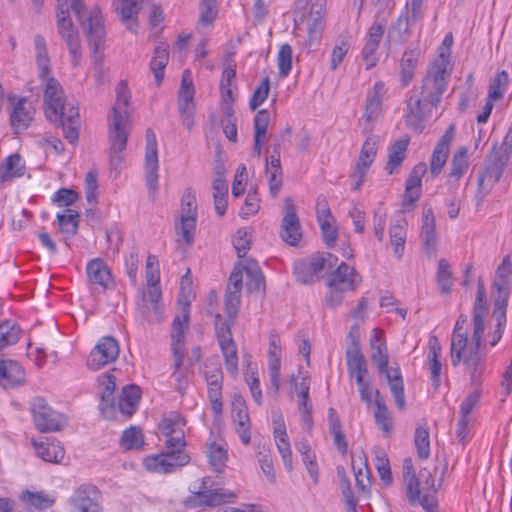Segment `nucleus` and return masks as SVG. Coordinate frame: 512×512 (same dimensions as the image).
I'll return each mask as SVG.
<instances>
[{
  "mask_svg": "<svg viewBox=\"0 0 512 512\" xmlns=\"http://www.w3.org/2000/svg\"><path fill=\"white\" fill-rule=\"evenodd\" d=\"M506 155L500 156L491 151L488 155L485 167L478 177L476 198L478 202L490 193L493 186L500 180L503 171L508 164Z\"/></svg>",
  "mask_w": 512,
  "mask_h": 512,
  "instance_id": "10",
  "label": "nucleus"
},
{
  "mask_svg": "<svg viewBox=\"0 0 512 512\" xmlns=\"http://www.w3.org/2000/svg\"><path fill=\"white\" fill-rule=\"evenodd\" d=\"M196 223L197 203L195 193L191 188H186L181 198L180 224L176 226V232L187 245L194 242Z\"/></svg>",
  "mask_w": 512,
  "mask_h": 512,
  "instance_id": "11",
  "label": "nucleus"
},
{
  "mask_svg": "<svg viewBox=\"0 0 512 512\" xmlns=\"http://www.w3.org/2000/svg\"><path fill=\"white\" fill-rule=\"evenodd\" d=\"M370 347L371 360L376 364L379 374L385 376L396 407L399 410H404L406 400L402 373L398 365L395 367L388 365L389 357L383 335L376 333L372 336L370 339Z\"/></svg>",
  "mask_w": 512,
  "mask_h": 512,
  "instance_id": "5",
  "label": "nucleus"
},
{
  "mask_svg": "<svg viewBox=\"0 0 512 512\" xmlns=\"http://www.w3.org/2000/svg\"><path fill=\"white\" fill-rule=\"evenodd\" d=\"M323 263L324 260L315 255L295 261L293 264V274L298 282L312 284L320 279L323 272Z\"/></svg>",
  "mask_w": 512,
  "mask_h": 512,
  "instance_id": "24",
  "label": "nucleus"
},
{
  "mask_svg": "<svg viewBox=\"0 0 512 512\" xmlns=\"http://www.w3.org/2000/svg\"><path fill=\"white\" fill-rule=\"evenodd\" d=\"M190 324V302L185 301L181 307V313L173 319L170 332V349L173 358H176V365H179L180 358L185 357V331Z\"/></svg>",
  "mask_w": 512,
  "mask_h": 512,
  "instance_id": "13",
  "label": "nucleus"
},
{
  "mask_svg": "<svg viewBox=\"0 0 512 512\" xmlns=\"http://www.w3.org/2000/svg\"><path fill=\"white\" fill-rule=\"evenodd\" d=\"M101 493L92 484H82L69 499L70 512H103Z\"/></svg>",
  "mask_w": 512,
  "mask_h": 512,
  "instance_id": "14",
  "label": "nucleus"
},
{
  "mask_svg": "<svg viewBox=\"0 0 512 512\" xmlns=\"http://www.w3.org/2000/svg\"><path fill=\"white\" fill-rule=\"evenodd\" d=\"M32 444L37 455L46 462L59 463L64 458L65 451L59 443L32 440Z\"/></svg>",
  "mask_w": 512,
  "mask_h": 512,
  "instance_id": "44",
  "label": "nucleus"
},
{
  "mask_svg": "<svg viewBox=\"0 0 512 512\" xmlns=\"http://www.w3.org/2000/svg\"><path fill=\"white\" fill-rule=\"evenodd\" d=\"M86 274L91 288L98 286L105 291L114 286L112 274L101 258L92 259L87 263Z\"/></svg>",
  "mask_w": 512,
  "mask_h": 512,
  "instance_id": "26",
  "label": "nucleus"
},
{
  "mask_svg": "<svg viewBox=\"0 0 512 512\" xmlns=\"http://www.w3.org/2000/svg\"><path fill=\"white\" fill-rule=\"evenodd\" d=\"M30 411L39 432H57L62 429V415L54 411L44 398L34 397L30 402Z\"/></svg>",
  "mask_w": 512,
  "mask_h": 512,
  "instance_id": "12",
  "label": "nucleus"
},
{
  "mask_svg": "<svg viewBox=\"0 0 512 512\" xmlns=\"http://www.w3.org/2000/svg\"><path fill=\"white\" fill-rule=\"evenodd\" d=\"M385 93V84L382 81L376 82L372 90L368 92L365 111L363 114V118L366 122H371L380 115L382 110V101Z\"/></svg>",
  "mask_w": 512,
  "mask_h": 512,
  "instance_id": "32",
  "label": "nucleus"
},
{
  "mask_svg": "<svg viewBox=\"0 0 512 512\" xmlns=\"http://www.w3.org/2000/svg\"><path fill=\"white\" fill-rule=\"evenodd\" d=\"M120 14L122 21L126 24L127 29L136 32L137 23L133 21V17L139 12L138 0H120Z\"/></svg>",
  "mask_w": 512,
  "mask_h": 512,
  "instance_id": "56",
  "label": "nucleus"
},
{
  "mask_svg": "<svg viewBox=\"0 0 512 512\" xmlns=\"http://www.w3.org/2000/svg\"><path fill=\"white\" fill-rule=\"evenodd\" d=\"M87 24V38L93 53L92 60L95 68L99 72V76H101L103 68L105 27L101 11L98 7H94L89 12Z\"/></svg>",
  "mask_w": 512,
  "mask_h": 512,
  "instance_id": "9",
  "label": "nucleus"
},
{
  "mask_svg": "<svg viewBox=\"0 0 512 512\" xmlns=\"http://www.w3.org/2000/svg\"><path fill=\"white\" fill-rule=\"evenodd\" d=\"M194 94L195 89L191 73L189 70H184L182 74L180 89L178 92V105L182 124L188 130H191L194 126Z\"/></svg>",
  "mask_w": 512,
  "mask_h": 512,
  "instance_id": "18",
  "label": "nucleus"
},
{
  "mask_svg": "<svg viewBox=\"0 0 512 512\" xmlns=\"http://www.w3.org/2000/svg\"><path fill=\"white\" fill-rule=\"evenodd\" d=\"M68 214H57L59 229L64 234L76 235L78 232L80 215L77 211L67 209Z\"/></svg>",
  "mask_w": 512,
  "mask_h": 512,
  "instance_id": "57",
  "label": "nucleus"
},
{
  "mask_svg": "<svg viewBox=\"0 0 512 512\" xmlns=\"http://www.w3.org/2000/svg\"><path fill=\"white\" fill-rule=\"evenodd\" d=\"M278 74L281 78L289 75L292 69V47L285 43L283 44L277 55Z\"/></svg>",
  "mask_w": 512,
  "mask_h": 512,
  "instance_id": "64",
  "label": "nucleus"
},
{
  "mask_svg": "<svg viewBox=\"0 0 512 512\" xmlns=\"http://www.w3.org/2000/svg\"><path fill=\"white\" fill-rule=\"evenodd\" d=\"M454 136L455 128L454 125L451 124L437 142L430 160V172L433 177H437L445 165L450 151V144Z\"/></svg>",
  "mask_w": 512,
  "mask_h": 512,
  "instance_id": "27",
  "label": "nucleus"
},
{
  "mask_svg": "<svg viewBox=\"0 0 512 512\" xmlns=\"http://www.w3.org/2000/svg\"><path fill=\"white\" fill-rule=\"evenodd\" d=\"M347 371L350 377L367 375V361L362 353L345 354Z\"/></svg>",
  "mask_w": 512,
  "mask_h": 512,
  "instance_id": "62",
  "label": "nucleus"
},
{
  "mask_svg": "<svg viewBox=\"0 0 512 512\" xmlns=\"http://www.w3.org/2000/svg\"><path fill=\"white\" fill-rule=\"evenodd\" d=\"M274 424V437L276 441L277 449L282 457L284 466L288 471L293 468L292 465V451L290 447L289 438L286 432L285 423L283 417L279 415L273 420Z\"/></svg>",
  "mask_w": 512,
  "mask_h": 512,
  "instance_id": "31",
  "label": "nucleus"
},
{
  "mask_svg": "<svg viewBox=\"0 0 512 512\" xmlns=\"http://www.w3.org/2000/svg\"><path fill=\"white\" fill-rule=\"evenodd\" d=\"M130 94L125 81H120L116 88V102L112 108V120L109 125V142L112 149L125 150L128 140L126 124L128 122V104Z\"/></svg>",
  "mask_w": 512,
  "mask_h": 512,
  "instance_id": "7",
  "label": "nucleus"
},
{
  "mask_svg": "<svg viewBox=\"0 0 512 512\" xmlns=\"http://www.w3.org/2000/svg\"><path fill=\"white\" fill-rule=\"evenodd\" d=\"M447 58L441 54L440 60L433 65L422 80L419 88H414L406 103L404 120L406 126L420 134L432 116V110L438 106L446 90L448 79Z\"/></svg>",
  "mask_w": 512,
  "mask_h": 512,
  "instance_id": "1",
  "label": "nucleus"
},
{
  "mask_svg": "<svg viewBox=\"0 0 512 512\" xmlns=\"http://www.w3.org/2000/svg\"><path fill=\"white\" fill-rule=\"evenodd\" d=\"M8 101L13 104L10 113V124L16 134L26 130L33 120V108L25 97L17 98L13 94L8 95Z\"/></svg>",
  "mask_w": 512,
  "mask_h": 512,
  "instance_id": "23",
  "label": "nucleus"
},
{
  "mask_svg": "<svg viewBox=\"0 0 512 512\" xmlns=\"http://www.w3.org/2000/svg\"><path fill=\"white\" fill-rule=\"evenodd\" d=\"M325 14V7L321 0L314 2L306 14L304 21L308 27L310 39H316L322 30V20Z\"/></svg>",
  "mask_w": 512,
  "mask_h": 512,
  "instance_id": "42",
  "label": "nucleus"
},
{
  "mask_svg": "<svg viewBox=\"0 0 512 512\" xmlns=\"http://www.w3.org/2000/svg\"><path fill=\"white\" fill-rule=\"evenodd\" d=\"M169 61V46L161 44L155 47L154 55L150 61V69L154 75L157 86L164 79V71Z\"/></svg>",
  "mask_w": 512,
  "mask_h": 512,
  "instance_id": "40",
  "label": "nucleus"
},
{
  "mask_svg": "<svg viewBox=\"0 0 512 512\" xmlns=\"http://www.w3.org/2000/svg\"><path fill=\"white\" fill-rule=\"evenodd\" d=\"M21 328L12 320H6L0 323V351L4 348L16 344L20 339Z\"/></svg>",
  "mask_w": 512,
  "mask_h": 512,
  "instance_id": "50",
  "label": "nucleus"
},
{
  "mask_svg": "<svg viewBox=\"0 0 512 512\" xmlns=\"http://www.w3.org/2000/svg\"><path fill=\"white\" fill-rule=\"evenodd\" d=\"M199 8L198 24L202 27L211 26L218 15L217 0H200Z\"/></svg>",
  "mask_w": 512,
  "mask_h": 512,
  "instance_id": "60",
  "label": "nucleus"
},
{
  "mask_svg": "<svg viewBox=\"0 0 512 512\" xmlns=\"http://www.w3.org/2000/svg\"><path fill=\"white\" fill-rule=\"evenodd\" d=\"M406 220L400 218L396 220L389 228L390 243L393 247L395 256L401 259L404 252L406 241Z\"/></svg>",
  "mask_w": 512,
  "mask_h": 512,
  "instance_id": "45",
  "label": "nucleus"
},
{
  "mask_svg": "<svg viewBox=\"0 0 512 512\" xmlns=\"http://www.w3.org/2000/svg\"><path fill=\"white\" fill-rule=\"evenodd\" d=\"M207 455L213 469L218 473L222 472L228 459L227 450L222 445L211 442L207 444Z\"/></svg>",
  "mask_w": 512,
  "mask_h": 512,
  "instance_id": "52",
  "label": "nucleus"
},
{
  "mask_svg": "<svg viewBox=\"0 0 512 512\" xmlns=\"http://www.w3.org/2000/svg\"><path fill=\"white\" fill-rule=\"evenodd\" d=\"M233 421L237 425L236 431L241 441L248 445L251 441L250 419L247 408L242 401L233 403Z\"/></svg>",
  "mask_w": 512,
  "mask_h": 512,
  "instance_id": "36",
  "label": "nucleus"
},
{
  "mask_svg": "<svg viewBox=\"0 0 512 512\" xmlns=\"http://www.w3.org/2000/svg\"><path fill=\"white\" fill-rule=\"evenodd\" d=\"M386 24V17L376 15L373 24L368 29L367 41L361 52L367 70L375 67L379 61L377 50L384 35Z\"/></svg>",
  "mask_w": 512,
  "mask_h": 512,
  "instance_id": "17",
  "label": "nucleus"
},
{
  "mask_svg": "<svg viewBox=\"0 0 512 512\" xmlns=\"http://www.w3.org/2000/svg\"><path fill=\"white\" fill-rule=\"evenodd\" d=\"M467 323V316L461 314L454 326L451 337V363L454 367L458 366L462 359V353L467 349L468 336L464 325Z\"/></svg>",
  "mask_w": 512,
  "mask_h": 512,
  "instance_id": "29",
  "label": "nucleus"
},
{
  "mask_svg": "<svg viewBox=\"0 0 512 512\" xmlns=\"http://www.w3.org/2000/svg\"><path fill=\"white\" fill-rule=\"evenodd\" d=\"M145 149V181L150 195L154 196L158 190V149L156 134L152 128L146 130Z\"/></svg>",
  "mask_w": 512,
  "mask_h": 512,
  "instance_id": "16",
  "label": "nucleus"
},
{
  "mask_svg": "<svg viewBox=\"0 0 512 512\" xmlns=\"http://www.w3.org/2000/svg\"><path fill=\"white\" fill-rule=\"evenodd\" d=\"M409 142V136H404L396 140L392 144L388 154V160L385 166V170L388 175H393L400 169L403 161L406 158V152L409 146Z\"/></svg>",
  "mask_w": 512,
  "mask_h": 512,
  "instance_id": "33",
  "label": "nucleus"
},
{
  "mask_svg": "<svg viewBox=\"0 0 512 512\" xmlns=\"http://www.w3.org/2000/svg\"><path fill=\"white\" fill-rule=\"evenodd\" d=\"M70 9L79 22L84 25L86 8L83 0H57V31L68 47L73 66H77L82 55L81 44L79 33L70 18Z\"/></svg>",
  "mask_w": 512,
  "mask_h": 512,
  "instance_id": "4",
  "label": "nucleus"
},
{
  "mask_svg": "<svg viewBox=\"0 0 512 512\" xmlns=\"http://www.w3.org/2000/svg\"><path fill=\"white\" fill-rule=\"evenodd\" d=\"M185 424V419L176 412L163 417L158 428L165 436L167 452L147 456L143 465L148 471L172 473L190 462V456L185 450Z\"/></svg>",
  "mask_w": 512,
  "mask_h": 512,
  "instance_id": "2",
  "label": "nucleus"
},
{
  "mask_svg": "<svg viewBox=\"0 0 512 512\" xmlns=\"http://www.w3.org/2000/svg\"><path fill=\"white\" fill-rule=\"evenodd\" d=\"M141 398V390L137 385H127L122 389V394L118 401L119 410L131 416L136 411L139 400Z\"/></svg>",
  "mask_w": 512,
  "mask_h": 512,
  "instance_id": "41",
  "label": "nucleus"
},
{
  "mask_svg": "<svg viewBox=\"0 0 512 512\" xmlns=\"http://www.w3.org/2000/svg\"><path fill=\"white\" fill-rule=\"evenodd\" d=\"M414 444L417 450V455L421 460H426L430 457V436L429 428L418 426L415 429Z\"/></svg>",
  "mask_w": 512,
  "mask_h": 512,
  "instance_id": "55",
  "label": "nucleus"
},
{
  "mask_svg": "<svg viewBox=\"0 0 512 512\" xmlns=\"http://www.w3.org/2000/svg\"><path fill=\"white\" fill-rule=\"evenodd\" d=\"M508 82V73L505 70L498 72L490 84L488 99L491 101L501 99L505 93Z\"/></svg>",
  "mask_w": 512,
  "mask_h": 512,
  "instance_id": "61",
  "label": "nucleus"
},
{
  "mask_svg": "<svg viewBox=\"0 0 512 512\" xmlns=\"http://www.w3.org/2000/svg\"><path fill=\"white\" fill-rule=\"evenodd\" d=\"M412 14L409 12L408 4L399 15L394 23L389 28L387 41L389 43L404 44L411 37V26L415 24Z\"/></svg>",
  "mask_w": 512,
  "mask_h": 512,
  "instance_id": "28",
  "label": "nucleus"
},
{
  "mask_svg": "<svg viewBox=\"0 0 512 512\" xmlns=\"http://www.w3.org/2000/svg\"><path fill=\"white\" fill-rule=\"evenodd\" d=\"M25 172V164L19 154H11L0 164V182L4 183L21 177Z\"/></svg>",
  "mask_w": 512,
  "mask_h": 512,
  "instance_id": "38",
  "label": "nucleus"
},
{
  "mask_svg": "<svg viewBox=\"0 0 512 512\" xmlns=\"http://www.w3.org/2000/svg\"><path fill=\"white\" fill-rule=\"evenodd\" d=\"M235 324V319H222L220 314L215 315L214 325L218 344L220 346L226 370L233 377L238 374V355L237 347L232 338L231 328Z\"/></svg>",
  "mask_w": 512,
  "mask_h": 512,
  "instance_id": "8",
  "label": "nucleus"
},
{
  "mask_svg": "<svg viewBox=\"0 0 512 512\" xmlns=\"http://www.w3.org/2000/svg\"><path fill=\"white\" fill-rule=\"evenodd\" d=\"M473 333L471 336V345L468 347L467 353H462L463 363L471 374V378L475 380L479 377L483 370L485 362V354L481 351L482 337L484 334L485 326L473 325Z\"/></svg>",
  "mask_w": 512,
  "mask_h": 512,
  "instance_id": "19",
  "label": "nucleus"
},
{
  "mask_svg": "<svg viewBox=\"0 0 512 512\" xmlns=\"http://www.w3.org/2000/svg\"><path fill=\"white\" fill-rule=\"evenodd\" d=\"M361 282V275L352 266L342 262L333 272H331L328 280V287H337L339 290L355 291Z\"/></svg>",
  "mask_w": 512,
  "mask_h": 512,
  "instance_id": "25",
  "label": "nucleus"
},
{
  "mask_svg": "<svg viewBox=\"0 0 512 512\" xmlns=\"http://www.w3.org/2000/svg\"><path fill=\"white\" fill-rule=\"evenodd\" d=\"M403 479L410 504L419 503L425 512H438V506L433 497L428 495L420 497L422 491L429 490L434 486V478L427 469L420 470L417 476L412 459L406 458L403 462Z\"/></svg>",
  "mask_w": 512,
  "mask_h": 512,
  "instance_id": "6",
  "label": "nucleus"
},
{
  "mask_svg": "<svg viewBox=\"0 0 512 512\" xmlns=\"http://www.w3.org/2000/svg\"><path fill=\"white\" fill-rule=\"evenodd\" d=\"M21 498L29 506V509L33 508L37 511L45 510L55 503L54 496L44 491H25L22 493Z\"/></svg>",
  "mask_w": 512,
  "mask_h": 512,
  "instance_id": "47",
  "label": "nucleus"
},
{
  "mask_svg": "<svg viewBox=\"0 0 512 512\" xmlns=\"http://www.w3.org/2000/svg\"><path fill=\"white\" fill-rule=\"evenodd\" d=\"M207 383V393L222 392L223 372L219 364L208 367L204 373Z\"/></svg>",
  "mask_w": 512,
  "mask_h": 512,
  "instance_id": "63",
  "label": "nucleus"
},
{
  "mask_svg": "<svg viewBox=\"0 0 512 512\" xmlns=\"http://www.w3.org/2000/svg\"><path fill=\"white\" fill-rule=\"evenodd\" d=\"M283 212L280 237L286 244L297 246L302 238V228L294 202L289 197L284 200Z\"/></svg>",
  "mask_w": 512,
  "mask_h": 512,
  "instance_id": "20",
  "label": "nucleus"
},
{
  "mask_svg": "<svg viewBox=\"0 0 512 512\" xmlns=\"http://www.w3.org/2000/svg\"><path fill=\"white\" fill-rule=\"evenodd\" d=\"M421 235L423 238L424 249L427 254L435 252L437 245V235L435 227V217L432 208L423 210Z\"/></svg>",
  "mask_w": 512,
  "mask_h": 512,
  "instance_id": "34",
  "label": "nucleus"
},
{
  "mask_svg": "<svg viewBox=\"0 0 512 512\" xmlns=\"http://www.w3.org/2000/svg\"><path fill=\"white\" fill-rule=\"evenodd\" d=\"M25 382L22 366L11 359H0V386L5 389L16 388Z\"/></svg>",
  "mask_w": 512,
  "mask_h": 512,
  "instance_id": "30",
  "label": "nucleus"
},
{
  "mask_svg": "<svg viewBox=\"0 0 512 512\" xmlns=\"http://www.w3.org/2000/svg\"><path fill=\"white\" fill-rule=\"evenodd\" d=\"M512 273V263L509 256H505L498 266L493 280V305L508 306V300L511 293L510 275Z\"/></svg>",
  "mask_w": 512,
  "mask_h": 512,
  "instance_id": "21",
  "label": "nucleus"
},
{
  "mask_svg": "<svg viewBox=\"0 0 512 512\" xmlns=\"http://www.w3.org/2000/svg\"><path fill=\"white\" fill-rule=\"evenodd\" d=\"M488 314L486 291L481 277L477 281V293L473 305V325L484 326V319Z\"/></svg>",
  "mask_w": 512,
  "mask_h": 512,
  "instance_id": "46",
  "label": "nucleus"
},
{
  "mask_svg": "<svg viewBox=\"0 0 512 512\" xmlns=\"http://www.w3.org/2000/svg\"><path fill=\"white\" fill-rule=\"evenodd\" d=\"M213 198L215 211L219 216H223L228 204V184L226 180L213 181Z\"/></svg>",
  "mask_w": 512,
  "mask_h": 512,
  "instance_id": "51",
  "label": "nucleus"
},
{
  "mask_svg": "<svg viewBox=\"0 0 512 512\" xmlns=\"http://www.w3.org/2000/svg\"><path fill=\"white\" fill-rule=\"evenodd\" d=\"M44 91L45 115L47 119L63 129L64 137L69 143L75 144L79 139L81 126L79 108L74 101H68L61 84L49 75Z\"/></svg>",
  "mask_w": 512,
  "mask_h": 512,
  "instance_id": "3",
  "label": "nucleus"
},
{
  "mask_svg": "<svg viewBox=\"0 0 512 512\" xmlns=\"http://www.w3.org/2000/svg\"><path fill=\"white\" fill-rule=\"evenodd\" d=\"M119 352V344L116 339L111 336H104L91 350L86 365L92 371L100 370L104 366L114 362Z\"/></svg>",
  "mask_w": 512,
  "mask_h": 512,
  "instance_id": "15",
  "label": "nucleus"
},
{
  "mask_svg": "<svg viewBox=\"0 0 512 512\" xmlns=\"http://www.w3.org/2000/svg\"><path fill=\"white\" fill-rule=\"evenodd\" d=\"M506 313L507 306L505 305H493L492 317L495 320V330L492 333V339L490 340L491 346H496L498 342L501 340L502 335L506 326Z\"/></svg>",
  "mask_w": 512,
  "mask_h": 512,
  "instance_id": "54",
  "label": "nucleus"
},
{
  "mask_svg": "<svg viewBox=\"0 0 512 512\" xmlns=\"http://www.w3.org/2000/svg\"><path fill=\"white\" fill-rule=\"evenodd\" d=\"M200 505L218 506L225 503H232L236 499V495L222 488L213 490H204L197 493Z\"/></svg>",
  "mask_w": 512,
  "mask_h": 512,
  "instance_id": "39",
  "label": "nucleus"
},
{
  "mask_svg": "<svg viewBox=\"0 0 512 512\" xmlns=\"http://www.w3.org/2000/svg\"><path fill=\"white\" fill-rule=\"evenodd\" d=\"M34 47L36 53V62L40 70L39 76L40 78L45 79L50 73V58L48 55L45 39L42 35L37 34L34 37Z\"/></svg>",
  "mask_w": 512,
  "mask_h": 512,
  "instance_id": "49",
  "label": "nucleus"
},
{
  "mask_svg": "<svg viewBox=\"0 0 512 512\" xmlns=\"http://www.w3.org/2000/svg\"><path fill=\"white\" fill-rule=\"evenodd\" d=\"M427 171V165L420 162L410 171L406 183L402 200V208L404 211H410L414 208L415 203L421 196V181Z\"/></svg>",
  "mask_w": 512,
  "mask_h": 512,
  "instance_id": "22",
  "label": "nucleus"
},
{
  "mask_svg": "<svg viewBox=\"0 0 512 512\" xmlns=\"http://www.w3.org/2000/svg\"><path fill=\"white\" fill-rule=\"evenodd\" d=\"M327 419L329 423V431L333 435V444L335 448L342 455L346 454L348 443L342 429L341 420L333 407L328 409Z\"/></svg>",
  "mask_w": 512,
  "mask_h": 512,
  "instance_id": "37",
  "label": "nucleus"
},
{
  "mask_svg": "<svg viewBox=\"0 0 512 512\" xmlns=\"http://www.w3.org/2000/svg\"><path fill=\"white\" fill-rule=\"evenodd\" d=\"M243 270L246 273V288L251 293H265V277L254 259H247Z\"/></svg>",
  "mask_w": 512,
  "mask_h": 512,
  "instance_id": "35",
  "label": "nucleus"
},
{
  "mask_svg": "<svg viewBox=\"0 0 512 512\" xmlns=\"http://www.w3.org/2000/svg\"><path fill=\"white\" fill-rule=\"evenodd\" d=\"M378 140L375 136H369L364 141L359 153L356 165L370 168L377 154Z\"/></svg>",
  "mask_w": 512,
  "mask_h": 512,
  "instance_id": "53",
  "label": "nucleus"
},
{
  "mask_svg": "<svg viewBox=\"0 0 512 512\" xmlns=\"http://www.w3.org/2000/svg\"><path fill=\"white\" fill-rule=\"evenodd\" d=\"M436 278L441 294H448L453 285V276L450 264L446 259L442 258L438 261Z\"/></svg>",
  "mask_w": 512,
  "mask_h": 512,
  "instance_id": "58",
  "label": "nucleus"
},
{
  "mask_svg": "<svg viewBox=\"0 0 512 512\" xmlns=\"http://www.w3.org/2000/svg\"><path fill=\"white\" fill-rule=\"evenodd\" d=\"M120 444L125 450L141 448L144 445V437L141 429L133 426L124 430Z\"/></svg>",
  "mask_w": 512,
  "mask_h": 512,
  "instance_id": "59",
  "label": "nucleus"
},
{
  "mask_svg": "<svg viewBox=\"0 0 512 512\" xmlns=\"http://www.w3.org/2000/svg\"><path fill=\"white\" fill-rule=\"evenodd\" d=\"M420 57L419 49L405 50L400 63V79L402 86H407L413 79Z\"/></svg>",
  "mask_w": 512,
  "mask_h": 512,
  "instance_id": "43",
  "label": "nucleus"
},
{
  "mask_svg": "<svg viewBox=\"0 0 512 512\" xmlns=\"http://www.w3.org/2000/svg\"><path fill=\"white\" fill-rule=\"evenodd\" d=\"M375 406L376 424L383 432L390 433L393 428L392 417L378 389L375 390Z\"/></svg>",
  "mask_w": 512,
  "mask_h": 512,
  "instance_id": "48",
  "label": "nucleus"
}]
</instances>
